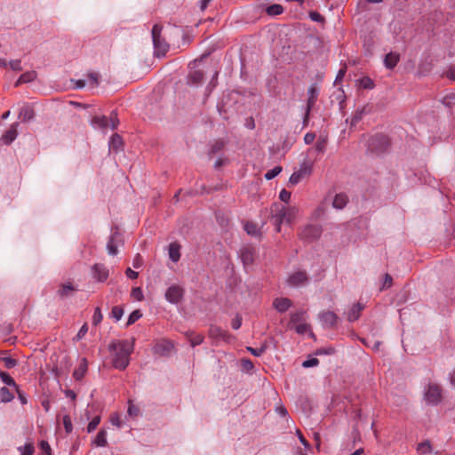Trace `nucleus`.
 Masks as SVG:
<instances>
[{
	"mask_svg": "<svg viewBox=\"0 0 455 455\" xmlns=\"http://www.w3.org/2000/svg\"><path fill=\"white\" fill-rule=\"evenodd\" d=\"M10 68L14 71H21L22 66L20 60H13L9 62Z\"/></svg>",
	"mask_w": 455,
	"mask_h": 455,
	"instance_id": "bf43d9fd",
	"label": "nucleus"
},
{
	"mask_svg": "<svg viewBox=\"0 0 455 455\" xmlns=\"http://www.w3.org/2000/svg\"><path fill=\"white\" fill-rule=\"evenodd\" d=\"M76 290V289L74 287L72 283H68L61 284L57 293L60 296V298L64 299L69 297L72 294V292L75 291Z\"/></svg>",
	"mask_w": 455,
	"mask_h": 455,
	"instance_id": "a878e982",
	"label": "nucleus"
},
{
	"mask_svg": "<svg viewBox=\"0 0 455 455\" xmlns=\"http://www.w3.org/2000/svg\"><path fill=\"white\" fill-rule=\"evenodd\" d=\"M295 331L299 334H305L310 331V336L314 337V333L310 331V326L307 323H298L295 326Z\"/></svg>",
	"mask_w": 455,
	"mask_h": 455,
	"instance_id": "79ce46f5",
	"label": "nucleus"
},
{
	"mask_svg": "<svg viewBox=\"0 0 455 455\" xmlns=\"http://www.w3.org/2000/svg\"><path fill=\"white\" fill-rule=\"evenodd\" d=\"M14 398L12 393L6 387L0 388V400L2 403H9Z\"/></svg>",
	"mask_w": 455,
	"mask_h": 455,
	"instance_id": "2f4dec72",
	"label": "nucleus"
},
{
	"mask_svg": "<svg viewBox=\"0 0 455 455\" xmlns=\"http://www.w3.org/2000/svg\"><path fill=\"white\" fill-rule=\"evenodd\" d=\"M162 30V25L155 24L151 31L155 55L158 58L164 56L169 50V44L165 39L161 36Z\"/></svg>",
	"mask_w": 455,
	"mask_h": 455,
	"instance_id": "7ed1b4c3",
	"label": "nucleus"
},
{
	"mask_svg": "<svg viewBox=\"0 0 455 455\" xmlns=\"http://www.w3.org/2000/svg\"><path fill=\"white\" fill-rule=\"evenodd\" d=\"M319 319L324 327L331 328L336 324L338 316L332 311H323L319 314Z\"/></svg>",
	"mask_w": 455,
	"mask_h": 455,
	"instance_id": "4468645a",
	"label": "nucleus"
},
{
	"mask_svg": "<svg viewBox=\"0 0 455 455\" xmlns=\"http://www.w3.org/2000/svg\"><path fill=\"white\" fill-rule=\"evenodd\" d=\"M364 308V306L361 303L355 304L347 313V320L349 322H355L359 319L361 312Z\"/></svg>",
	"mask_w": 455,
	"mask_h": 455,
	"instance_id": "4be33fe9",
	"label": "nucleus"
},
{
	"mask_svg": "<svg viewBox=\"0 0 455 455\" xmlns=\"http://www.w3.org/2000/svg\"><path fill=\"white\" fill-rule=\"evenodd\" d=\"M204 80V72L201 70H192L188 76V84L191 85H198Z\"/></svg>",
	"mask_w": 455,
	"mask_h": 455,
	"instance_id": "412c9836",
	"label": "nucleus"
},
{
	"mask_svg": "<svg viewBox=\"0 0 455 455\" xmlns=\"http://www.w3.org/2000/svg\"><path fill=\"white\" fill-rule=\"evenodd\" d=\"M36 73L35 71H29L23 73L15 83V86H19L21 84L32 82L36 79Z\"/></svg>",
	"mask_w": 455,
	"mask_h": 455,
	"instance_id": "c85d7f7f",
	"label": "nucleus"
},
{
	"mask_svg": "<svg viewBox=\"0 0 455 455\" xmlns=\"http://www.w3.org/2000/svg\"><path fill=\"white\" fill-rule=\"evenodd\" d=\"M294 216V210L282 206L275 214L272 215V220L276 226V231L280 232V227L283 222L291 223Z\"/></svg>",
	"mask_w": 455,
	"mask_h": 455,
	"instance_id": "423d86ee",
	"label": "nucleus"
},
{
	"mask_svg": "<svg viewBox=\"0 0 455 455\" xmlns=\"http://www.w3.org/2000/svg\"><path fill=\"white\" fill-rule=\"evenodd\" d=\"M323 229L320 225L308 224L299 232L301 240L307 243L317 240L322 235Z\"/></svg>",
	"mask_w": 455,
	"mask_h": 455,
	"instance_id": "39448f33",
	"label": "nucleus"
},
{
	"mask_svg": "<svg viewBox=\"0 0 455 455\" xmlns=\"http://www.w3.org/2000/svg\"><path fill=\"white\" fill-rule=\"evenodd\" d=\"M120 240V235L117 231H114L107 243V250L109 255L115 256L117 254L118 242Z\"/></svg>",
	"mask_w": 455,
	"mask_h": 455,
	"instance_id": "2eb2a0df",
	"label": "nucleus"
},
{
	"mask_svg": "<svg viewBox=\"0 0 455 455\" xmlns=\"http://www.w3.org/2000/svg\"><path fill=\"white\" fill-rule=\"evenodd\" d=\"M109 351H113L112 364L116 369L124 370L129 365L130 355L133 346L128 340L113 341L108 346Z\"/></svg>",
	"mask_w": 455,
	"mask_h": 455,
	"instance_id": "f257e3e1",
	"label": "nucleus"
},
{
	"mask_svg": "<svg viewBox=\"0 0 455 455\" xmlns=\"http://www.w3.org/2000/svg\"><path fill=\"white\" fill-rule=\"evenodd\" d=\"M247 350L253 355L254 356H261L267 350V345L264 344L259 348H253L251 347H247Z\"/></svg>",
	"mask_w": 455,
	"mask_h": 455,
	"instance_id": "37998d69",
	"label": "nucleus"
},
{
	"mask_svg": "<svg viewBox=\"0 0 455 455\" xmlns=\"http://www.w3.org/2000/svg\"><path fill=\"white\" fill-rule=\"evenodd\" d=\"M123 146V140L120 135L115 133L109 140V150L117 152Z\"/></svg>",
	"mask_w": 455,
	"mask_h": 455,
	"instance_id": "cd10ccee",
	"label": "nucleus"
},
{
	"mask_svg": "<svg viewBox=\"0 0 455 455\" xmlns=\"http://www.w3.org/2000/svg\"><path fill=\"white\" fill-rule=\"evenodd\" d=\"M92 277L98 282H105L109 275L108 267L100 263H96L92 267Z\"/></svg>",
	"mask_w": 455,
	"mask_h": 455,
	"instance_id": "f8f14e48",
	"label": "nucleus"
},
{
	"mask_svg": "<svg viewBox=\"0 0 455 455\" xmlns=\"http://www.w3.org/2000/svg\"><path fill=\"white\" fill-rule=\"evenodd\" d=\"M124 315V309L121 307L115 306L112 307L110 316L116 321H119Z\"/></svg>",
	"mask_w": 455,
	"mask_h": 455,
	"instance_id": "a19ab883",
	"label": "nucleus"
},
{
	"mask_svg": "<svg viewBox=\"0 0 455 455\" xmlns=\"http://www.w3.org/2000/svg\"><path fill=\"white\" fill-rule=\"evenodd\" d=\"M365 114V108H357L352 117L351 125H355L358 122H360Z\"/></svg>",
	"mask_w": 455,
	"mask_h": 455,
	"instance_id": "4c0bfd02",
	"label": "nucleus"
},
{
	"mask_svg": "<svg viewBox=\"0 0 455 455\" xmlns=\"http://www.w3.org/2000/svg\"><path fill=\"white\" fill-rule=\"evenodd\" d=\"M100 422V416H96L94 417L88 424L87 426V432L88 433H91L92 431H94L97 427L99 426Z\"/></svg>",
	"mask_w": 455,
	"mask_h": 455,
	"instance_id": "8fccbe9b",
	"label": "nucleus"
},
{
	"mask_svg": "<svg viewBox=\"0 0 455 455\" xmlns=\"http://www.w3.org/2000/svg\"><path fill=\"white\" fill-rule=\"evenodd\" d=\"M400 60V55L397 52H389L385 56L384 65L387 69H393Z\"/></svg>",
	"mask_w": 455,
	"mask_h": 455,
	"instance_id": "6ab92c4d",
	"label": "nucleus"
},
{
	"mask_svg": "<svg viewBox=\"0 0 455 455\" xmlns=\"http://www.w3.org/2000/svg\"><path fill=\"white\" fill-rule=\"evenodd\" d=\"M388 138L381 133L372 135L367 141V150L374 155H381L389 148Z\"/></svg>",
	"mask_w": 455,
	"mask_h": 455,
	"instance_id": "f03ea898",
	"label": "nucleus"
},
{
	"mask_svg": "<svg viewBox=\"0 0 455 455\" xmlns=\"http://www.w3.org/2000/svg\"><path fill=\"white\" fill-rule=\"evenodd\" d=\"M360 86L364 89H372L374 87V83L370 77L365 76L360 80Z\"/></svg>",
	"mask_w": 455,
	"mask_h": 455,
	"instance_id": "3c124183",
	"label": "nucleus"
},
{
	"mask_svg": "<svg viewBox=\"0 0 455 455\" xmlns=\"http://www.w3.org/2000/svg\"><path fill=\"white\" fill-rule=\"evenodd\" d=\"M442 388L437 384H429L425 391L427 403L436 405L442 401Z\"/></svg>",
	"mask_w": 455,
	"mask_h": 455,
	"instance_id": "6e6552de",
	"label": "nucleus"
},
{
	"mask_svg": "<svg viewBox=\"0 0 455 455\" xmlns=\"http://www.w3.org/2000/svg\"><path fill=\"white\" fill-rule=\"evenodd\" d=\"M319 95V90L315 84H312L307 90V100L303 117V125L307 126L309 122L310 112L314 108Z\"/></svg>",
	"mask_w": 455,
	"mask_h": 455,
	"instance_id": "0eeeda50",
	"label": "nucleus"
},
{
	"mask_svg": "<svg viewBox=\"0 0 455 455\" xmlns=\"http://www.w3.org/2000/svg\"><path fill=\"white\" fill-rule=\"evenodd\" d=\"M40 449L42 451L45 452L46 455H51V447L46 441L40 442Z\"/></svg>",
	"mask_w": 455,
	"mask_h": 455,
	"instance_id": "0e129e2a",
	"label": "nucleus"
},
{
	"mask_svg": "<svg viewBox=\"0 0 455 455\" xmlns=\"http://www.w3.org/2000/svg\"><path fill=\"white\" fill-rule=\"evenodd\" d=\"M0 379L4 384L18 388V385L9 373L0 371Z\"/></svg>",
	"mask_w": 455,
	"mask_h": 455,
	"instance_id": "f704fd0d",
	"label": "nucleus"
},
{
	"mask_svg": "<svg viewBox=\"0 0 455 455\" xmlns=\"http://www.w3.org/2000/svg\"><path fill=\"white\" fill-rule=\"evenodd\" d=\"M304 177L299 174L297 171L294 172L290 179H289V182L291 184V185H296L298 183H299L301 181V180L303 179Z\"/></svg>",
	"mask_w": 455,
	"mask_h": 455,
	"instance_id": "4d7b16f0",
	"label": "nucleus"
},
{
	"mask_svg": "<svg viewBox=\"0 0 455 455\" xmlns=\"http://www.w3.org/2000/svg\"><path fill=\"white\" fill-rule=\"evenodd\" d=\"M18 127H19V123H13L11 124V126L9 127V129L2 135L0 140L4 144V145H10L12 144L17 138L18 136Z\"/></svg>",
	"mask_w": 455,
	"mask_h": 455,
	"instance_id": "ddd939ff",
	"label": "nucleus"
},
{
	"mask_svg": "<svg viewBox=\"0 0 455 455\" xmlns=\"http://www.w3.org/2000/svg\"><path fill=\"white\" fill-rule=\"evenodd\" d=\"M309 18L313 21H315V22H323L324 21V18L323 17V15L317 12H310Z\"/></svg>",
	"mask_w": 455,
	"mask_h": 455,
	"instance_id": "052dcab7",
	"label": "nucleus"
},
{
	"mask_svg": "<svg viewBox=\"0 0 455 455\" xmlns=\"http://www.w3.org/2000/svg\"><path fill=\"white\" fill-rule=\"evenodd\" d=\"M180 245L178 243H171L169 245V257L173 262L180 259Z\"/></svg>",
	"mask_w": 455,
	"mask_h": 455,
	"instance_id": "393cba45",
	"label": "nucleus"
},
{
	"mask_svg": "<svg viewBox=\"0 0 455 455\" xmlns=\"http://www.w3.org/2000/svg\"><path fill=\"white\" fill-rule=\"evenodd\" d=\"M88 370V363L86 358H82L79 365L75 369L73 377L76 380H81Z\"/></svg>",
	"mask_w": 455,
	"mask_h": 455,
	"instance_id": "a211bd4d",
	"label": "nucleus"
},
{
	"mask_svg": "<svg viewBox=\"0 0 455 455\" xmlns=\"http://www.w3.org/2000/svg\"><path fill=\"white\" fill-rule=\"evenodd\" d=\"M118 119L116 114L112 112L109 117L106 116H96L92 119V124L100 129L110 128L115 130L118 125Z\"/></svg>",
	"mask_w": 455,
	"mask_h": 455,
	"instance_id": "20e7f679",
	"label": "nucleus"
},
{
	"mask_svg": "<svg viewBox=\"0 0 455 455\" xmlns=\"http://www.w3.org/2000/svg\"><path fill=\"white\" fill-rule=\"evenodd\" d=\"M186 337L190 342L191 347H196L203 343L204 337L202 334L195 333L194 331L186 332Z\"/></svg>",
	"mask_w": 455,
	"mask_h": 455,
	"instance_id": "bb28decb",
	"label": "nucleus"
},
{
	"mask_svg": "<svg viewBox=\"0 0 455 455\" xmlns=\"http://www.w3.org/2000/svg\"><path fill=\"white\" fill-rule=\"evenodd\" d=\"M103 319V315L101 313L100 307H97L94 310L93 315H92V324L98 325L101 323Z\"/></svg>",
	"mask_w": 455,
	"mask_h": 455,
	"instance_id": "a18cd8bd",
	"label": "nucleus"
},
{
	"mask_svg": "<svg viewBox=\"0 0 455 455\" xmlns=\"http://www.w3.org/2000/svg\"><path fill=\"white\" fill-rule=\"evenodd\" d=\"M35 117V111L34 109L29 106H24L21 108L20 113H19V118L22 122H29L33 120Z\"/></svg>",
	"mask_w": 455,
	"mask_h": 455,
	"instance_id": "5701e85b",
	"label": "nucleus"
},
{
	"mask_svg": "<svg viewBox=\"0 0 455 455\" xmlns=\"http://www.w3.org/2000/svg\"><path fill=\"white\" fill-rule=\"evenodd\" d=\"M241 363L246 371H250L254 368L253 363L250 359H242Z\"/></svg>",
	"mask_w": 455,
	"mask_h": 455,
	"instance_id": "680f3d73",
	"label": "nucleus"
},
{
	"mask_svg": "<svg viewBox=\"0 0 455 455\" xmlns=\"http://www.w3.org/2000/svg\"><path fill=\"white\" fill-rule=\"evenodd\" d=\"M62 421L66 433L70 434L73 431V425L69 415H65Z\"/></svg>",
	"mask_w": 455,
	"mask_h": 455,
	"instance_id": "09e8293b",
	"label": "nucleus"
},
{
	"mask_svg": "<svg viewBox=\"0 0 455 455\" xmlns=\"http://www.w3.org/2000/svg\"><path fill=\"white\" fill-rule=\"evenodd\" d=\"M327 142H328V140H327V137H320L315 145V149L319 152V153H323L326 149V147H327Z\"/></svg>",
	"mask_w": 455,
	"mask_h": 455,
	"instance_id": "c9c22d12",
	"label": "nucleus"
},
{
	"mask_svg": "<svg viewBox=\"0 0 455 455\" xmlns=\"http://www.w3.org/2000/svg\"><path fill=\"white\" fill-rule=\"evenodd\" d=\"M443 103L449 108L455 105V93L446 95L443 100Z\"/></svg>",
	"mask_w": 455,
	"mask_h": 455,
	"instance_id": "6e6d98bb",
	"label": "nucleus"
},
{
	"mask_svg": "<svg viewBox=\"0 0 455 455\" xmlns=\"http://www.w3.org/2000/svg\"><path fill=\"white\" fill-rule=\"evenodd\" d=\"M281 172H282V167L281 166H275L273 169L268 170L265 173L264 177H265L266 180H270L274 179L275 177H276Z\"/></svg>",
	"mask_w": 455,
	"mask_h": 455,
	"instance_id": "ea45409f",
	"label": "nucleus"
},
{
	"mask_svg": "<svg viewBox=\"0 0 455 455\" xmlns=\"http://www.w3.org/2000/svg\"><path fill=\"white\" fill-rule=\"evenodd\" d=\"M0 360L7 369H12L18 364L17 360L10 356H2L0 357Z\"/></svg>",
	"mask_w": 455,
	"mask_h": 455,
	"instance_id": "58836bf2",
	"label": "nucleus"
},
{
	"mask_svg": "<svg viewBox=\"0 0 455 455\" xmlns=\"http://www.w3.org/2000/svg\"><path fill=\"white\" fill-rule=\"evenodd\" d=\"M173 347V345L169 340H161L157 342L155 346V352L159 355H165L169 353Z\"/></svg>",
	"mask_w": 455,
	"mask_h": 455,
	"instance_id": "aec40b11",
	"label": "nucleus"
},
{
	"mask_svg": "<svg viewBox=\"0 0 455 455\" xmlns=\"http://www.w3.org/2000/svg\"><path fill=\"white\" fill-rule=\"evenodd\" d=\"M127 412L130 416L132 417H136L139 415L140 413V408L136 405H134L132 401H129V406H128V410H127Z\"/></svg>",
	"mask_w": 455,
	"mask_h": 455,
	"instance_id": "5fc2aeb1",
	"label": "nucleus"
},
{
	"mask_svg": "<svg viewBox=\"0 0 455 455\" xmlns=\"http://www.w3.org/2000/svg\"><path fill=\"white\" fill-rule=\"evenodd\" d=\"M244 230L251 235H257L259 233L258 226L255 223L249 221L244 224Z\"/></svg>",
	"mask_w": 455,
	"mask_h": 455,
	"instance_id": "e433bc0d",
	"label": "nucleus"
},
{
	"mask_svg": "<svg viewBox=\"0 0 455 455\" xmlns=\"http://www.w3.org/2000/svg\"><path fill=\"white\" fill-rule=\"evenodd\" d=\"M305 311L300 309L291 315L290 324H298L304 320Z\"/></svg>",
	"mask_w": 455,
	"mask_h": 455,
	"instance_id": "72a5a7b5",
	"label": "nucleus"
},
{
	"mask_svg": "<svg viewBox=\"0 0 455 455\" xmlns=\"http://www.w3.org/2000/svg\"><path fill=\"white\" fill-rule=\"evenodd\" d=\"M292 305V302L288 298H276L273 301V307L275 309H276L279 313H284L286 312Z\"/></svg>",
	"mask_w": 455,
	"mask_h": 455,
	"instance_id": "f3484780",
	"label": "nucleus"
},
{
	"mask_svg": "<svg viewBox=\"0 0 455 455\" xmlns=\"http://www.w3.org/2000/svg\"><path fill=\"white\" fill-rule=\"evenodd\" d=\"M279 198L281 201L288 203L291 198V192L287 191L286 189H283L279 194Z\"/></svg>",
	"mask_w": 455,
	"mask_h": 455,
	"instance_id": "e2e57ef3",
	"label": "nucleus"
},
{
	"mask_svg": "<svg viewBox=\"0 0 455 455\" xmlns=\"http://www.w3.org/2000/svg\"><path fill=\"white\" fill-rule=\"evenodd\" d=\"M348 202V197L346 194L340 193L337 194L333 199L332 205L334 208L341 210L343 209Z\"/></svg>",
	"mask_w": 455,
	"mask_h": 455,
	"instance_id": "b1692460",
	"label": "nucleus"
},
{
	"mask_svg": "<svg viewBox=\"0 0 455 455\" xmlns=\"http://www.w3.org/2000/svg\"><path fill=\"white\" fill-rule=\"evenodd\" d=\"M231 325L234 330H238L242 325V318L236 315L235 318L233 319Z\"/></svg>",
	"mask_w": 455,
	"mask_h": 455,
	"instance_id": "774afa93",
	"label": "nucleus"
},
{
	"mask_svg": "<svg viewBox=\"0 0 455 455\" xmlns=\"http://www.w3.org/2000/svg\"><path fill=\"white\" fill-rule=\"evenodd\" d=\"M209 338L213 339L214 345H218L220 341L230 342L232 336L228 331L223 330L217 325H211L208 332Z\"/></svg>",
	"mask_w": 455,
	"mask_h": 455,
	"instance_id": "1a4fd4ad",
	"label": "nucleus"
},
{
	"mask_svg": "<svg viewBox=\"0 0 455 455\" xmlns=\"http://www.w3.org/2000/svg\"><path fill=\"white\" fill-rule=\"evenodd\" d=\"M94 444L99 447H104L108 444L107 442V432L104 429H100L97 434L94 441Z\"/></svg>",
	"mask_w": 455,
	"mask_h": 455,
	"instance_id": "7c9ffc66",
	"label": "nucleus"
},
{
	"mask_svg": "<svg viewBox=\"0 0 455 455\" xmlns=\"http://www.w3.org/2000/svg\"><path fill=\"white\" fill-rule=\"evenodd\" d=\"M319 363V360L317 358H309L307 360H305L303 363H302V366L304 368H309V367H314V366H316L318 365Z\"/></svg>",
	"mask_w": 455,
	"mask_h": 455,
	"instance_id": "13d9d810",
	"label": "nucleus"
},
{
	"mask_svg": "<svg viewBox=\"0 0 455 455\" xmlns=\"http://www.w3.org/2000/svg\"><path fill=\"white\" fill-rule=\"evenodd\" d=\"M184 296V289L180 285H171L166 292H165V299L172 304L179 303Z\"/></svg>",
	"mask_w": 455,
	"mask_h": 455,
	"instance_id": "9b49d317",
	"label": "nucleus"
},
{
	"mask_svg": "<svg viewBox=\"0 0 455 455\" xmlns=\"http://www.w3.org/2000/svg\"><path fill=\"white\" fill-rule=\"evenodd\" d=\"M142 316V314L140 310H134L132 312L128 317L127 325H132L135 322H137L140 317Z\"/></svg>",
	"mask_w": 455,
	"mask_h": 455,
	"instance_id": "c03bdc74",
	"label": "nucleus"
},
{
	"mask_svg": "<svg viewBox=\"0 0 455 455\" xmlns=\"http://www.w3.org/2000/svg\"><path fill=\"white\" fill-rule=\"evenodd\" d=\"M88 82L92 87H96L99 84V75L95 72H91L87 76Z\"/></svg>",
	"mask_w": 455,
	"mask_h": 455,
	"instance_id": "864d4df0",
	"label": "nucleus"
},
{
	"mask_svg": "<svg viewBox=\"0 0 455 455\" xmlns=\"http://www.w3.org/2000/svg\"><path fill=\"white\" fill-rule=\"evenodd\" d=\"M313 171V164L309 161H304L299 165V170L297 171L303 177L309 176Z\"/></svg>",
	"mask_w": 455,
	"mask_h": 455,
	"instance_id": "c756f323",
	"label": "nucleus"
},
{
	"mask_svg": "<svg viewBox=\"0 0 455 455\" xmlns=\"http://www.w3.org/2000/svg\"><path fill=\"white\" fill-rule=\"evenodd\" d=\"M417 451L419 453H428L431 451V446L428 442H424L418 444Z\"/></svg>",
	"mask_w": 455,
	"mask_h": 455,
	"instance_id": "603ef678",
	"label": "nucleus"
},
{
	"mask_svg": "<svg viewBox=\"0 0 455 455\" xmlns=\"http://www.w3.org/2000/svg\"><path fill=\"white\" fill-rule=\"evenodd\" d=\"M224 148H225L224 140H219L212 144L210 153L216 154V153L221 151Z\"/></svg>",
	"mask_w": 455,
	"mask_h": 455,
	"instance_id": "de8ad7c7",
	"label": "nucleus"
},
{
	"mask_svg": "<svg viewBox=\"0 0 455 455\" xmlns=\"http://www.w3.org/2000/svg\"><path fill=\"white\" fill-rule=\"evenodd\" d=\"M20 455H33L35 451L34 445L32 443H26L23 447H19Z\"/></svg>",
	"mask_w": 455,
	"mask_h": 455,
	"instance_id": "49530a36",
	"label": "nucleus"
},
{
	"mask_svg": "<svg viewBox=\"0 0 455 455\" xmlns=\"http://www.w3.org/2000/svg\"><path fill=\"white\" fill-rule=\"evenodd\" d=\"M315 139V134L314 132H307L304 136V141L307 145L313 143Z\"/></svg>",
	"mask_w": 455,
	"mask_h": 455,
	"instance_id": "338daca9",
	"label": "nucleus"
},
{
	"mask_svg": "<svg viewBox=\"0 0 455 455\" xmlns=\"http://www.w3.org/2000/svg\"><path fill=\"white\" fill-rule=\"evenodd\" d=\"M240 258L244 266H250L254 261V249L250 246H244L240 251Z\"/></svg>",
	"mask_w": 455,
	"mask_h": 455,
	"instance_id": "dca6fc26",
	"label": "nucleus"
},
{
	"mask_svg": "<svg viewBox=\"0 0 455 455\" xmlns=\"http://www.w3.org/2000/svg\"><path fill=\"white\" fill-rule=\"evenodd\" d=\"M132 295L138 300H141L143 299L142 291L139 287L132 289Z\"/></svg>",
	"mask_w": 455,
	"mask_h": 455,
	"instance_id": "69168bd1",
	"label": "nucleus"
},
{
	"mask_svg": "<svg viewBox=\"0 0 455 455\" xmlns=\"http://www.w3.org/2000/svg\"><path fill=\"white\" fill-rule=\"evenodd\" d=\"M286 282L291 287L303 286L307 283L308 275L305 270H297L288 276Z\"/></svg>",
	"mask_w": 455,
	"mask_h": 455,
	"instance_id": "9d476101",
	"label": "nucleus"
},
{
	"mask_svg": "<svg viewBox=\"0 0 455 455\" xmlns=\"http://www.w3.org/2000/svg\"><path fill=\"white\" fill-rule=\"evenodd\" d=\"M266 12L270 16H275L283 12V7L281 4H274L267 7Z\"/></svg>",
	"mask_w": 455,
	"mask_h": 455,
	"instance_id": "473e14b6",
	"label": "nucleus"
}]
</instances>
